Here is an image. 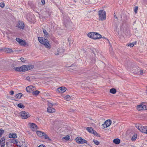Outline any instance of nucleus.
<instances>
[{
	"mask_svg": "<svg viewBox=\"0 0 147 147\" xmlns=\"http://www.w3.org/2000/svg\"><path fill=\"white\" fill-rule=\"evenodd\" d=\"M38 39L40 42L41 44L44 45L46 48L49 49L51 48V45L48 40L41 37H38Z\"/></svg>",
	"mask_w": 147,
	"mask_h": 147,
	"instance_id": "f257e3e1",
	"label": "nucleus"
},
{
	"mask_svg": "<svg viewBox=\"0 0 147 147\" xmlns=\"http://www.w3.org/2000/svg\"><path fill=\"white\" fill-rule=\"evenodd\" d=\"M88 36L90 38L94 39H98L101 38V35L98 33L94 32H91L88 34Z\"/></svg>",
	"mask_w": 147,
	"mask_h": 147,
	"instance_id": "f03ea898",
	"label": "nucleus"
},
{
	"mask_svg": "<svg viewBox=\"0 0 147 147\" xmlns=\"http://www.w3.org/2000/svg\"><path fill=\"white\" fill-rule=\"evenodd\" d=\"M135 127L142 133L147 134V126H143L140 124H137Z\"/></svg>",
	"mask_w": 147,
	"mask_h": 147,
	"instance_id": "7ed1b4c3",
	"label": "nucleus"
},
{
	"mask_svg": "<svg viewBox=\"0 0 147 147\" xmlns=\"http://www.w3.org/2000/svg\"><path fill=\"white\" fill-rule=\"evenodd\" d=\"M99 19L100 20H104L106 19V12L103 10H100L98 11Z\"/></svg>",
	"mask_w": 147,
	"mask_h": 147,
	"instance_id": "20e7f679",
	"label": "nucleus"
},
{
	"mask_svg": "<svg viewBox=\"0 0 147 147\" xmlns=\"http://www.w3.org/2000/svg\"><path fill=\"white\" fill-rule=\"evenodd\" d=\"M33 67V65H23L21 67V72H24L28 70H30Z\"/></svg>",
	"mask_w": 147,
	"mask_h": 147,
	"instance_id": "39448f33",
	"label": "nucleus"
},
{
	"mask_svg": "<svg viewBox=\"0 0 147 147\" xmlns=\"http://www.w3.org/2000/svg\"><path fill=\"white\" fill-rule=\"evenodd\" d=\"M137 109L138 111L147 109V104L145 102H142L137 106Z\"/></svg>",
	"mask_w": 147,
	"mask_h": 147,
	"instance_id": "423d86ee",
	"label": "nucleus"
},
{
	"mask_svg": "<svg viewBox=\"0 0 147 147\" xmlns=\"http://www.w3.org/2000/svg\"><path fill=\"white\" fill-rule=\"evenodd\" d=\"M20 114L22 119H26L30 116L28 113L25 111H22L20 112Z\"/></svg>",
	"mask_w": 147,
	"mask_h": 147,
	"instance_id": "0eeeda50",
	"label": "nucleus"
},
{
	"mask_svg": "<svg viewBox=\"0 0 147 147\" xmlns=\"http://www.w3.org/2000/svg\"><path fill=\"white\" fill-rule=\"evenodd\" d=\"M76 140L78 144H83L84 143H87L86 140L80 137L76 138Z\"/></svg>",
	"mask_w": 147,
	"mask_h": 147,
	"instance_id": "6e6552de",
	"label": "nucleus"
},
{
	"mask_svg": "<svg viewBox=\"0 0 147 147\" xmlns=\"http://www.w3.org/2000/svg\"><path fill=\"white\" fill-rule=\"evenodd\" d=\"M111 120L109 119L106 120L103 124L102 125V126L103 128H107L109 127L111 124Z\"/></svg>",
	"mask_w": 147,
	"mask_h": 147,
	"instance_id": "1a4fd4ad",
	"label": "nucleus"
},
{
	"mask_svg": "<svg viewBox=\"0 0 147 147\" xmlns=\"http://www.w3.org/2000/svg\"><path fill=\"white\" fill-rule=\"evenodd\" d=\"M29 125L30 128L33 131L36 130L37 129V126L35 123H29Z\"/></svg>",
	"mask_w": 147,
	"mask_h": 147,
	"instance_id": "9d476101",
	"label": "nucleus"
},
{
	"mask_svg": "<svg viewBox=\"0 0 147 147\" xmlns=\"http://www.w3.org/2000/svg\"><path fill=\"white\" fill-rule=\"evenodd\" d=\"M36 88L35 87L32 86H29L26 87V90L28 92H32Z\"/></svg>",
	"mask_w": 147,
	"mask_h": 147,
	"instance_id": "9b49d317",
	"label": "nucleus"
},
{
	"mask_svg": "<svg viewBox=\"0 0 147 147\" xmlns=\"http://www.w3.org/2000/svg\"><path fill=\"white\" fill-rule=\"evenodd\" d=\"M16 40L21 45L25 46L26 44V42L25 41L20 38H16Z\"/></svg>",
	"mask_w": 147,
	"mask_h": 147,
	"instance_id": "f8f14e48",
	"label": "nucleus"
},
{
	"mask_svg": "<svg viewBox=\"0 0 147 147\" xmlns=\"http://www.w3.org/2000/svg\"><path fill=\"white\" fill-rule=\"evenodd\" d=\"M17 27L20 29H23L24 27V23L22 22L19 21L18 23Z\"/></svg>",
	"mask_w": 147,
	"mask_h": 147,
	"instance_id": "ddd939ff",
	"label": "nucleus"
},
{
	"mask_svg": "<svg viewBox=\"0 0 147 147\" xmlns=\"http://www.w3.org/2000/svg\"><path fill=\"white\" fill-rule=\"evenodd\" d=\"M66 89L65 87H61L57 89V90L59 92L62 93L64 92L66 90Z\"/></svg>",
	"mask_w": 147,
	"mask_h": 147,
	"instance_id": "4468645a",
	"label": "nucleus"
},
{
	"mask_svg": "<svg viewBox=\"0 0 147 147\" xmlns=\"http://www.w3.org/2000/svg\"><path fill=\"white\" fill-rule=\"evenodd\" d=\"M125 67L129 71L132 70L133 68L134 67L135 68V66L133 65H131V64H129L126 65Z\"/></svg>",
	"mask_w": 147,
	"mask_h": 147,
	"instance_id": "2eb2a0df",
	"label": "nucleus"
},
{
	"mask_svg": "<svg viewBox=\"0 0 147 147\" xmlns=\"http://www.w3.org/2000/svg\"><path fill=\"white\" fill-rule=\"evenodd\" d=\"M47 111L48 112L50 113H53L55 112V109L50 107H48Z\"/></svg>",
	"mask_w": 147,
	"mask_h": 147,
	"instance_id": "dca6fc26",
	"label": "nucleus"
},
{
	"mask_svg": "<svg viewBox=\"0 0 147 147\" xmlns=\"http://www.w3.org/2000/svg\"><path fill=\"white\" fill-rule=\"evenodd\" d=\"M9 137L10 138H17L16 134L10 133L9 135Z\"/></svg>",
	"mask_w": 147,
	"mask_h": 147,
	"instance_id": "f3484780",
	"label": "nucleus"
},
{
	"mask_svg": "<svg viewBox=\"0 0 147 147\" xmlns=\"http://www.w3.org/2000/svg\"><path fill=\"white\" fill-rule=\"evenodd\" d=\"M5 140L4 138H2L0 140V144H1V147L3 145V146H5Z\"/></svg>",
	"mask_w": 147,
	"mask_h": 147,
	"instance_id": "a211bd4d",
	"label": "nucleus"
},
{
	"mask_svg": "<svg viewBox=\"0 0 147 147\" xmlns=\"http://www.w3.org/2000/svg\"><path fill=\"white\" fill-rule=\"evenodd\" d=\"M113 142L115 144H117L120 143V140L118 138H116L113 140Z\"/></svg>",
	"mask_w": 147,
	"mask_h": 147,
	"instance_id": "6ab92c4d",
	"label": "nucleus"
},
{
	"mask_svg": "<svg viewBox=\"0 0 147 147\" xmlns=\"http://www.w3.org/2000/svg\"><path fill=\"white\" fill-rule=\"evenodd\" d=\"M36 133L38 136L39 137H42L43 134H44V133L40 131H37Z\"/></svg>",
	"mask_w": 147,
	"mask_h": 147,
	"instance_id": "aec40b11",
	"label": "nucleus"
},
{
	"mask_svg": "<svg viewBox=\"0 0 147 147\" xmlns=\"http://www.w3.org/2000/svg\"><path fill=\"white\" fill-rule=\"evenodd\" d=\"M40 93V92L38 90L33 91L32 92V94L35 96H37Z\"/></svg>",
	"mask_w": 147,
	"mask_h": 147,
	"instance_id": "412c9836",
	"label": "nucleus"
},
{
	"mask_svg": "<svg viewBox=\"0 0 147 147\" xmlns=\"http://www.w3.org/2000/svg\"><path fill=\"white\" fill-rule=\"evenodd\" d=\"M110 92L111 93L115 94L116 92V90L115 88H112L110 90Z\"/></svg>",
	"mask_w": 147,
	"mask_h": 147,
	"instance_id": "4be33fe9",
	"label": "nucleus"
},
{
	"mask_svg": "<svg viewBox=\"0 0 147 147\" xmlns=\"http://www.w3.org/2000/svg\"><path fill=\"white\" fill-rule=\"evenodd\" d=\"M17 106L18 107L21 109H24L25 108V106L22 103L18 104L17 105Z\"/></svg>",
	"mask_w": 147,
	"mask_h": 147,
	"instance_id": "5701e85b",
	"label": "nucleus"
},
{
	"mask_svg": "<svg viewBox=\"0 0 147 147\" xmlns=\"http://www.w3.org/2000/svg\"><path fill=\"white\" fill-rule=\"evenodd\" d=\"M16 71H19L21 72V69L20 67H15L13 68Z\"/></svg>",
	"mask_w": 147,
	"mask_h": 147,
	"instance_id": "b1692460",
	"label": "nucleus"
},
{
	"mask_svg": "<svg viewBox=\"0 0 147 147\" xmlns=\"http://www.w3.org/2000/svg\"><path fill=\"white\" fill-rule=\"evenodd\" d=\"M86 130L89 132L90 133H92V132H93V131H94L93 130V129L92 127H87L86 128Z\"/></svg>",
	"mask_w": 147,
	"mask_h": 147,
	"instance_id": "393cba45",
	"label": "nucleus"
},
{
	"mask_svg": "<svg viewBox=\"0 0 147 147\" xmlns=\"http://www.w3.org/2000/svg\"><path fill=\"white\" fill-rule=\"evenodd\" d=\"M22 95L21 93H19L16 95V97L20 99L22 96Z\"/></svg>",
	"mask_w": 147,
	"mask_h": 147,
	"instance_id": "a878e982",
	"label": "nucleus"
},
{
	"mask_svg": "<svg viewBox=\"0 0 147 147\" xmlns=\"http://www.w3.org/2000/svg\"><path fill=\"white\" fill-rule=\"evenodd\" d=\"M43 136L45 139H48L49 140H51L48 136L45 133H44V134H43Z\"/></svg>",
	"mask_w": 147,
	"mask_h": 147,
	"instance_id": "bb28decb",
	"label": "nucleus"
},
{
	"mask_svg": "<svg viewBox=\"0 0 147 147\" xmlns=\"http://www.w3.org/2000/svg\"><path fill=\"white\" fill-rule=\"evenodd\" d=\"M137 137V135L136 134H134L133 135V136L131 138V140L132 141L135 140H136Z\"/></svg>",
	"mask_w": 147,
	"mask_h": 147,
	"instance_id": "cd10ccee",
	"label": "nucleus"
},
{
	"mask_svg": "<svg viewBox=\"0 0 147 147\" xmlns=\"http://www.w3.org/2000/svg\"><path fill=\"white\" fill-rule=\"evenodd\" d=\"M65 99L67 101H69L70 99V97L69 95H67L65 96Z\"/></svg>",
	"mask_w": 147,
	"mask_h": 147,
	"instance_id": "c85d7f7f",
	"label": "nucleus"
},
{
	"mask_svg": "<svg viewBox=\"0 0 147 147\" xmlns=\"http://www.w3.org/2000/svg\"><path fill=\"white\" fill-rule=\"evenodd\" d=\"M70 136L68 135H67L66 136L64 137L63 138V139H64L67 141L68 140L70 139Z\"/></svg>",
	"mask_w": 147,
	"mask_h": 147,
	"instance_id": "c756f323",
	"label": "nucleus"
},
{
	"mask_svg": "<svg viewBox=\"0 0 147 147\" xmlns=\"http://www.w3.org/2000/svg\"><path fill=\"white\" fill-rule=\"evenodd\" d=\"M43 32L44 33L45 36H48V34L46 30H43Z\"/></svg>",
	"mask_w": 147,
	"mask_h": 147,
	"instance_id": "7c9ffc66",
	"label": "nucleus"
},
{
	"mask_svg": "<svg viewBox=\"0 0 147 147\" xmlns=\"http://www.w3.org/2000/svg\"><path fill=\"white\" fill-rule=\"evenodd\" d=\"M93 142H94V143L96 145H98L100 143L98 141L96 140H93Z\"/></svg>",
	"mask_w": 147,
	"mask_h": 147,
	"instance_id": "2f4dec72",
	"label": "nucleus"
},
{
	"mask_svg": "<svg viewBox=\"0 0 147 147\" xmlns=\"http://www.w3.org/2000/svg\"><path fill=\"white\" fill-rule=\"evenodd\" d=\"M55 104H53L52 103H51L49 102H48V107H53L54 105Z\"/></svg>",
	"mask_w": 147,
	"mask_h": 147,
	"instance_id": "473e14b6",
	"label": "nucleus"
},
{
	"mask_svg": "<svg viewBox=\"0 0 147 147\" xmlns=\"http://www.w3.org/2000/svg\"><path fill=\"white\" fill-rule=\"evenodd\" d=\"M11 142L13 143L14 144H15V143L17 144V143H18V141L17 140H14V139L12 140H11Z\"/></svg>",
	"mask_w": 147,
	"mask_h": 147,
	"instance_id": "72a5a7b5",
	"label": "nucleus"
},
{
	"mask_svg": "<svg viewBox=\"0 0 147 147\" xmlns=\"http://www.w3.org/2000/svg\"><path fill=\"white\" fill-rule=\"evenodd\" d=\"M6 51L8 53H10L13 52V50L12 49L9 48H7V49Z\"/></svg>",
	"mask_w": 147,
	"mask_h": 147,
	"instance_id": "f704fd0d",
	"label": "nucleus"
},
{
	"mask_svg": "<svg viewBox=\"0 0 147 147\" xmlns=\"http://www.w3.org/2000/svg\"><path fill=\"white\" fill-rule=\"evenodd\" d=\"M138 6H136L135 7V9H134V11L136 13H137V11L138 10Z\"/></svg>",
	"mask_w": 147,
	"mask_h": 147,
	"instance_id": "c9c22d12",
	"label": "nucleus"
},
{
	"mask_svg": "<svg viewBox=\"0 0 147 147\" xmlns=\"http://www.w3.org/2000/svg\"><path fill=\"white\" fill-rule=\"evenodd\" d=\"M0 6L2 7L3 8L5 6V4L4 3H0Z\"/></svg>",
	"mask_w": 147,
	"mask_h": 147,
	"instance_id": "e433bc0d",
	"label": "nucleus"
},
{
	"mask_svg": "<svg viewBox=\"0 0 147 147\" xmlns=\"http://www.w3.org/2000/svg\"><path fill=\"white\" fill-rule=\"evenodd\" d=\"M134 45V44L133 43L129 44L128 45V46L131 47H133Z\"/></svg>",
	"mask_w": 147,
	"mask_h": 147,
	"instance_id": "4c0bfd02",
	"label": "nucleus"
},
{
	"mask_svg": "<svg viewBox=\"0 0 147 147\" xmlns=\"http://www.w3.org/2000/svg\"><path fill=\"white\" fill-rule=\"evenodd\" d=\"M109 51L111 53H112L113 52V49L112 46L110 45V47L109 49Z\"/></svg>",
	"mask_w": 147,
	"mask_h": 147,
	"instance_id": "58836bf2",
	"label": "nucleus"
},
{
	"mask_svg": "<svg viewBox=\"0 0 147 147\" xmlns=\"http://www.w3.org/2000/svg\"><path fill=\"white\" fill-rule=\"evenodd\" d=\"M21 61L22 62H25V61H26V60L25 59L23 58H22V57H21L20 59Z\"/></svg>",
	"mask_w": 147,
	"mask_h": 147,
	"instance_id": "ea45409f",
	"label": "nucleus"
},
{
	"mask_svg": "<svg viewBox=\"0 0 147 147\" xmlns=\"http://www.w3.org/2000/svg\"><path fill=\"white\" fill-rule=\"evenodd\" d=\"M4 131L3 130H0V137L2 135V134L3 133Z\"/></svg>",
	"mask_w": 147,
	"mask_h": 147,
	"instance_id": "a19ab883",
	"label": "nucleus"
},
{
	"mask_svg": "<svg viewBox=\"0 0 147 147\" xmlns=\"http://www.w3.org/2000/svg\"><path fill=\"white\" fill-rule=\"evenodd\" d=\"M10 94L11 95H13L14 94V92L13 91L11 90L10 92Z\"/></svg>",
	"mask_w": 147,
	"mask_h": 147,
	"instance_id": "79ce46f5",
	"label": "nucleus"
},
{
	"mask_svg": "<svg viewBox=\"0 0 147 147\" xmlns=\"http://www.w3.org/2000/svg\"><path fill=\"white\" fill-rule=\"evenodd\" d=\"M41 2L44 5L45 3V0H41Z\"/></svg>",
	"mask_w": 147,
	"mask_h": 147,
	"instance_id": "37998d69",
	"label": "nucleus"
},
{
	"mask_svg": "<svg viewBox=\"0 0 147 147\" xmlns=\"http://www.w3.org/2000/svg\"><path fill=\"white\" fill-rule=\"evenodd\" d=\"M140 71V75H142L144 73V71H143V70H141Z\"/></svg>",
	"mask_w": 147,
	"mask_h": 147,
	"instance_id": "c03bdc74",
	"label": "nucleus"
},
{
	"mask_svg": "<svg viewBox=\"0 0 147 147\" xmlns=\"http://www.w3.org/2000/svg\"><path fill=\"white\" fill-rule=\"evenodd\" d=\"M37 147H46L43 144L40 145Z\"/></svg>",
	"mask_w": 147,
	"mask_h": 147,
	"instance_id": "a18cd8bd",
	"label": "nucleus"
},
{
	"mask_svg": "<svg viewBox=\"0 0 147 147\" xmlns=\"http://www.w3.org/2000/svg\"><path fill=\"white\" fill-rule=\"evenodd\" d=\"M114 17L117 19H118V18L117 16H116V15L115 14V13H114Z\"/></svg>",
	"mask_w": 147,
	"mask_h": 147,
	"instance_id": "49530a36",
	"label": "nucleus"
},
{
	"mask_svg": "<svg viewBox=\"0 0 147 147\" xmlns=\"http://www.w3.org/2000/svg\"><path fill=\"white\" fill-rule=\"evenodd\" d=\"M92 133L94 134H96V131H93V132H92Z\"/></svg>",
	"mask_w": 147,
	"mask_h": 147,
	"instance_id": "de8ad7c7",
	"label": "nucleus"
},
{
	"mask_svg": "<svg viewBox=\"0 0 147 147\" xmlns=\"http://www.w3.org/2000/svg\"><path fill=\"white\" fill-rule=\"evenodd\" d=\"M26 79L27 80H29V79H30V78L29 77H27L26 78Z\"/></svg>",
	"mask_w": 147,
	"mask_h": 147,
	"instance_id": "09e8293b",
	"label": "nucleus"
},
{
	"mask_svg": "<svg viewBox=\"0 0 147 147\" xmlns=\"http://www.w3.org/2000/svg\"><path fill=\"white\" fill-rule=\"evenodd\" d=\"M146 93L147 94V87H146Z\"/></svg>",
	"mask_w": 147,
	"mask_h": 147,
	"instance_id": "8fccbe9b",
	"label": "nucleus"
},
{
	"mask_svg": "<svg viewBox=\"0 0 147 147\" xmlns=\"http://www.w3.org/2000/svg\"><path fill=\"white\" fill-rule=\"evenodd\" d=\"M56 54V55H59V53H57V54Z\"/></svg>",
	"mask_w": 147,
	"mask_h": 147,
	"instance_id": "3c124183",
	"label": "nucleus"
},
{
	"mask_svg": "<svg viewBox=\"0 0 147 147\" xmlns=\"http://www.w3.org/2000/svg\"><path fill=\"white\" fill-rule=\"evenodd\" d=\"M18 147H21V146H18Z\"/></svg>",
	"mask_w": 147,
	"mask_h": 147,
	"instance_id": "603ef678",
	"label": "nucleus"
},
{
	"mask_svg": "<svg viewBox=\"0 0 147 147\" xmlns=\"http://www.w3.org/2000/svg\"><path fill=\"white\" fill-rule=\"evenodd\" d=\"M135 44H136V42H135Z\"/></svg>",
	"mask_w": 147,
	"mask_h": 147,
	"instance_id": "864d4df0",
	"label": "nucleus"
}]
</instances>
